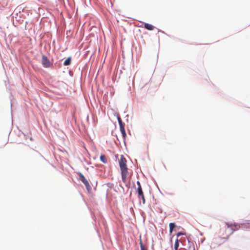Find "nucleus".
I'll list each match as a JSON object with an SVG mask.
<instances>
[{
    "label": "nucleus",
    "mask_w": 250,
    "mask_h": 250,
    "mask_svg": "<svg viewBox=\"0 0 250 250\" xmlns=\"http://www.w3.org/2000/svg\"><path fill=\"white\" fill-rule=\"evenodd\" d=\"M120 167L121 170L122 179L123 181L125 183L127 175V168L126 166V160L123 155H121L119 161Z\"/></svg>",
    "instance_id": "nucleus-1"
},
{
    "label": "nucleus",
    "mask_w": 250,
    "mask_h": 250,
    "mask_svg": "<svg viewBox=\"0 0 250 250\" xmlns=\"http://www.w3.org/2000/svg\"><path fill=\"white\" fill-rule=\"evenodd\" d=\"M137 185L138 186V188L137 189V193L138 194V197L139 198H141L142 199L143 204H145V196L143 192V190L141 186V184L139 181L137 182Z\"/></svg>",
    "instance_id": "nucleus-2"
},
{
    "label": "nucleus",
    "mask_w": 250,
    "mask_h": 250,
    "mask_svg": "<svg viewBox=\"0 0 250 250\" xmlns=\"http://www.w3.org/2000/svg\"><path fill=\"white\" fill-rule=\"evenodd\" d=\"M42 63L43 67L48 68L50 67L52 65V63L50 62L49 60L48 59L47 57L43 55L42 58Z\"/></svg>",
    "instance_id": "nucleus-3"
},
{
    "label": "nucleus",
    "mask_w": 250,
    "mask_h": 250,
    "mask_svg": "<svg viewBox=\"0 0 250 250\" xmlns=\"http://www.w3.org/2000/svg\"><path fill=\"white\" fill-rule=\"evenodd\" d=\"M79 175L80 180L84 184L86 189L88 190H89L91 189V187H90L88 181L85 178L83 175L81 173H79Z\"/></svg>",
    "instance_id": "nucleus-4"
},
{
    "label": "nucleus",
    "mask_w": 250,
    "mask_h": 250,
    "mask_svg": "<svg viewBox=\"0 0 250 250\" xmlns=\"http://www.w3.org/2000/svg\"><path fill=\"white\" fill-rule=\"evenodd\" d=\"M226 225L227 226L228 228H230L231 229L234 231L237 230H238L240 228V225L236 223L234 224H229V223H226Z\"/></svg>",
    "instance_id": "nucleus-5"
},
{
    "label": "nucleus",
    "mask_w": 250,
    "mask_h": 250,
    "mask_svg": "<svg viewBox=\"0 0 250 250\" xmlns=\"http://www.w3.org/2000/svg\"><path fill=\"white\" fill-rule=\"evenodd\" d=\"M144 27L148 30H153L154 28V26L152 25L147 23L144 24Z\"/></svg>",
    "instance_id": "nucleus-6"
},
{
    "label": "nucleus",
    "mask_w": 250,
    "mask_h": 250,
    "mask_svg": "<svg viewBox=\"0 0 250 250\" xmlns=\"http://www.w3.org/2000/svg\"><path fill=\"white\" fill-rule=\"evenodd\" d=\"M120 131L121 132V133L122 134V136H123L124 139H125V138L126 136V134L125 133V129L124 125L120 126Z\"/></svg>",
    "instance_id": "nucleus-7"
},
{
    "label": "nucleus",
    "mask_w": 250,
    "mask_h": 250,
    "mask_svg": "<svg viewBox=\"0 0 250 250\" xmlns=\"http://www.w3.org/2000/svg\"><path fill=\"white\" fill-rule=\"evenodd\" d=\"M100 158L101 161L103 163H104V164L107 163V159L104 155H103V154L101 155L100 156Z\"/></svg>",
    "instance_id": "nucleus-8"
},
{
    "label": "nucleus",
    "mask_w": 250,
    "mask_h": 250,
    "mask_svg": "<svg viewBox=\"0 0 250 250\" xmlns=\"http://www.w3.org/2000/svg\"><path fill=\"white\" fill-rule=\"evenodd\" d=\"M169 233L171 234L173 230V229L175 227V225L174 223H169Z\"/></svg>",
    "instance_id": "nucleus-9"
},
{
    "label": "nucleus",
    "mask_w": 250,
    "mask_h": 250,
    "mask_svg": "<svg viewBox=\"0 0 250 250\" xmlns=\"http://www.w3.org/2000/svg\"><path fill=\"white\" fill-rule=\"evenodd\" d=\"M179 240L178 239V238H177L175 240L174 244V250H178L179 247Z\"/></svg>",
    "instance_id": "nucleus-10"
},
{
    "label": "nucleus",
    "mask_w": 250,
    "mask_h": 250,
    "mask_svg": "<svg viewBox=\"0 0 250 250\" xmlns=\"http://www.w3.org/2000/svg\"><path fill=\"white\" fill-rule=\"evenodd\" d=\"M71 63V58H68L66 60H65L63 62V64L64 65H68Z\"/></svg>",
    "instance_id": "nucleus-11"
},
{
    "label": "nucleus",
    "mask_w": 250,
    "mask_h": 250,
    "mask_svg": "<svg viewBox=\"0 0 250 250\" xmlns=\"http://www.w3.org/2000/svg\"><path fill=\"white\" fill-rule=\"evenodd\" d=\"M140 247H141V250H147L143 246V243L142 242V241H140Z\"/></svg>",
    "instance_id": "nucleus-12"
},
{
    "label": "nucleus",
    "mask_w": 250,
    "mask_h": 250,
    "mask_svg": "<svg viewBox=\"0 0 250 250\" xmlns=\"http://www.w3.org/2000/svg\"><path fill=\"white\" fill-rule=\"evenodd\" d=\"M186 234L185 233L182 232H179L177 233V238L179 237L180 236L185 235Z\"/></svg>",
    "instance_id": "nucleus-13"
},
{
    "label": "nucleus",
    "mask_w": 250,
    "mask_h": 250,
    "mask_svg": "<svg viewBox=\"0 0 250 250\" xmlns=\"http://www.w3.org/2000/svg\"><path fill=\"white\" fill-rule=\"evenodd\" d=\"M120 126L124 125V123H123L122 121H120V122H118Z\"/></svg>",
    "instance_id": "nucleus-14"
},
{
    "label": "nucleus",
    "mask_w": 250,
    "mask_h": 250,
    "mask_svg": "<svg viewBox=\"0 0 250 250\" xmlns=\"http://www.w3.org/2000/svg\"><path fill=\"white\" fill-rule=\"evenodd\" d=\"M228 237H229V235L226 234L225 236H224L222 238L224 240H226L228 238Z\"/></svg>",
    "instance_id": "nucleus-15"
},
{
    "label": "nucleus",
    "mask_w": 250,
    "mask_h": 250,
    "mask_svg": "<svg viewBox=\"0 0 250 250\" xmlns=\"http://www.w3.org/2000/svg\"><path fill=\"white\" fill-rule=\"evenodd\" d=\"M117 120H118V122H120V121L122 120L121 118V117H120L119 115H118V116H117Z\"/></svg>",
    "instance_id": "nucleus-16"
},
{
    "label": "nucleus",
    "mask_w": 250,
    "mask_h": 250,
    "mask_svg": "<svg viewBox=\"0 0 250 250\" xmlns=\"http://www.w3.org/2000/svg\"><path fill=\"white\" fill-rule=\"evenodd\" d=\"M221 231H223V232H224V231H226V229L222 228V229H221Z\"/></svg>",
    "instance_id": "nucleus-17"
},
{
    "label": "nucleus",
    "mask_w": 250,
    "mask_h": 250,
    "mask_svg": "<svg viewBox=\"0 0 250 250\" xmlns=\"http://www.w3.org/2000/svg\"><path fill=\"white\" fill-rule=\"evenodd\" d=\"M193 250H194V249Z\"/></svg>",
    "instance_id": "nucleus-18"
}]
</instances>
